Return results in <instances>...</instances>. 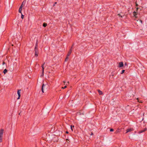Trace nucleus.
<instances>
[{
  "label": "nucleus",
  "mask_w": 147,
  "mask_h": 147,
  "mask_svg": "<svg viewBox=\"0 0 147 147\" xmlns=\"http://www.w3.org/2000/svg\"><path fill=\"white\" fill-rule=\"evenodd\" d=\"M38 41L37 40H36L35 47L34 49V51L35 52V55H38Z\"/></svg>",
  "instance_id": "nucleus-1"
},
{
  "label": "nucleus",
  "mask_w": 147,
  "mask_h": 147,
  "mask_svg": "<svg viewBox=\"0 0 147 147\" xmlns=\"http://www.w3.org/2000/svg\"><path fill=\"white\" fill-rule=\"evenodd\" d=\"M4 130L1 129L0 130V142L2 141V137L3 134V133Z\"/></svg>",
  "instance_id": "nucleus-2"
},
{
  "label": "nucleus",
  "mask_w": 147,
  "mask_h": 147,
  "mask_svg": "<svg viewBox=\"0 0 147 147\" xmlns=\"http://www.w3.org/2000/svg\"><path fill=\"white\" fill-rule=\"evenodd\" d=\"M74 44H73L72 47H71V48L69 50V51L67 55H70V54H71V52L72 51V47L74 46Z\"/></svg>",
  "instance_id": "nucleus-3"
},
{
  "label": "nucleus",
  "mask_w": 147,
  "mask_h": 147,
  "mask_svg": "<svg viewBox=\"0 0 147 147\" xmlns=\"http://www.w3.org/2000/svg\"><path fill=\"white\" fill-rule=\"evenodd\" d=\"M123 64L122 62H120L119 63L118 67H123Z\"/></svg>",
  "instance_id": "nucleus-4"
},
{
  "label": "nucleus",
  "mask_w": 147,
  "mask_h": 147,
  "mask_svg": "<svg viewBox=\"0 0 147 147\" xmlns=\"http://www.w3.org/2000/svg\"><path fill=\"white\" fill-rule=\"evenodd\" d=\"M133 129L132 128H129L127 130V131L126 132V133L131 132V131H133Z\"/></svg>",
  "instance_id": "nucleus-5"
},
{
  "label": "nucleus",
  "mask_w": 147,
  "mask_h": 147,
  "mask_svg": "<svg viewBox=\"0 0 147 147\" xmlns=\"http://www.w3.org/2000/svg\"><path fill=\"white\" fill-rule=\"evenodd\" d=\"M17 93L18 96H20L21 90H18Z\"/></svg>",
  "instance_id": "nucleus-6"
},
{
  "label": "nucleus",
  "mask_w": 147,
  "mask_h": 147,
  "mask_svg": "<svg viewBox=\"0 0 147 147\" xmlns=\"http://www.w3.org/2000/svg\"><path fill=\"white\" fill-rule=\"evenodd\" d=\"M22 6L21 7H20L19 8V13H22Z\"/></svg>",
  "instance_id": "nucleus-7"
},
{
  "label": "nucleus",
  "mask_w": 147,
  "mask_h": 147,
  "mask_svg": "<svg viewBox=\"0 0 147 147\" xmlns=\"http://www.w3.org/2000/svg\"><path fill=\"white\" fill-rule=\"evenodd\" d=\"M147 130V128H146L144 129L141 130L140 131L139 133H140L143 132L145 131H146Z\"/></svg>",
  "instance_id": "nucleus-8"
},
{
  "label": "nucleus",
  "mask_w": 147,
  "mask_h": 147,
  "mask_svg": "<svg viewBox=\"0 0 147 147\" xmlns=\"http://www.w3.org/2000/svg\"><path fill=\"white\" fill-rule=\"evenodd\" d=\"M25 3H26V1H24L23 2H22V5H21V6H20V7H21V6H22V7H23V6L25 5Z\"/></svg>",
  "instance_id": "nucleus-9"
},
{
  "label": "nucleus",
  "mask_w": 147,
  "mask_h": 147,
  "mask_svg": "<svg viewBox=\"0 0 147 147\" xmlns=\"http://www.w3.org/2000/svg\"><path fill=\"white\" fill-rule=\"evenodd\" d=\"M45 86V85L44 84H43L42 85V91L43 93L44 92V90H43V88Z\"/></svg>",
  "instance_id": "nucleus-10"
},
{
  "label": "nucleus",
  "mask_w": 147,
  "mask_h": 147,
  "mask_svg": "<svg viewBox=\"0 0 147 147\" xmlns=\"http://www.w3.org/2000/svg\"><path fill=\"white\" fill-rule=\"evenodd\" d=\"M45 64V63H44V64L42 65V74H43V73H44V65Z\"/></svg>",
  "instance_id": "nucleus-11"
},
{
  "label": "nucleus",
  "mask_w": 147,
  "mask_h": 147,
  "mask_svg": "<svg viewBox=\"0 0 147 147\" xmlns=\"http://www.w3.org/2000/svg\"><path fill=\"white\" fill-rule=\"evenodd\" d=\"M47 25V24L46 23H44L42 24V26L44 27H46Z\"/></svg>",
  "instance_id": "nucleus-12"
},
{
  "label": "nucleus",
  "mask_w": 147,
  "mask_h": 147,
  "mask_svg": "<svg viewBox=\"0 0 147 147\" xmlns=\"http://www.w3.org/2000/svg\"><path fill=\"white\" fill-rule=\"evenodd\" d=\"M98 92L100 95H101L102 94V92L100 90H98Z\"/></svg>",
  "instance_id": "nucleus-13"
},
{
  "label": "nucleus",
  "mask_w": 147,
  "mask_h": 147,
  "mask_svg": "<svg viewBox=\"0 0 147 147\" xmlns=\"http://www.w3.org/2000/svg\"><path fill=\"white\" fill-rule=\"evenodd\" d=\"M7 71V70L6 69H5L3 71V72L4 74H5Z\"/></svg>",
  "instance_id": "nucleus-14"
},
{
  "label": "nucleus",
  "mask_w": 147,
  "mask_h": 147,
  "mask_svg": "<svg viewBox=\"0 0 147 147\" xmlns=\"http://www.w3.org/2000/svg\"><path fill=\"white\" fill-rule=\"evenodd\" d=\"M134 16L136 18V15H137L136 12L135 11L133 12Z\"/></svg>",
  "instance_id": "nucleus-15"
},
{
  "label": "nucleus",
  "mask_w": 147,
  "mask_h": 147,
  "mask_svg": "<svg viewBox=\"0 0 147 147\" xmlns=\"http://www.w3.org/2000/svg\"><path fill=\"white\" fill-rule=\"evenodd\" d=\"M68 59H69V57L67 56V57L65 59V61H67V60H68Z\"/></svg>",
  "instance_id": "nucleus-16"
},
{
  "label": "nucleus",
  "mask_w": 147,
  "mask_h": 147,
  "mask_svg": "<svg viewBox=\"0 0 147 147\" xmlns=\"http://www.w3.org/2000/svg\"><path fill=\"white\" fill-rule=\"evenodd\" d=\"M22 14V15H21V18L22 19H23L24 18V16L23 15L22 13H21Z\"/></svg>",
  "instance_id": "nucleus-17"
},
{
  "label": "nucleus",
  "mask_w": 147,
  "mask_h": 147,
  "mask_svg": "<svg viewBox=\"0 0 147 147\" xmlns=\"http://www.w3.org/2000/svg\"><path fill=\"white\" fill-rule=\"evenodd\" d=\"M125 70H123L121 72V74H123V73H124V72H125Z\"/></svg>",
  "instance_id": "nucleus-18"
},
{
  "label": "nucleus",
  "mask_w": 147,
  "mask_h": 147,
  "mask_svg": "<svg viewBox=\"0 0 147 147\" xmlns=\"http://www.w3.org/2000/svg\"><path fill=\"white\" fill-rule=\"evenodd\" d=\"M73 127H74V126H72V125L71 126V130L72 131L73 130V129H72Z\"/></svg>",
  "instance_id": "nucleus-19"
},
{
  "label": "nucleus",
  "mask_w": 147,
  "mask_h": 147,
  "mask_svg": "<svg viewBox=\"0 0 147 147\" xmlns=\"http://www.w3.org/2000/svg\"><path fill=\"white\" fill-rule=\"evenodd\" d=\"M118 15L119 16H120V17H121V18H122V16H121L120 15V14H118Z\"/></svg>",
  "instance_id": "nucleus-20"
},
{
  "label": "nucleus",
  "mask_w": 147,
  "mask_h": 147,
  "mask_svg": "<svg viewBox=\"0 0 147 147\" xmlns=\"http://www.w3.org/2000/svg\"><path fill=\"white\" fill-rule=\"evenodd\" d=\"M67 88L66 86H65L64 87H62V89H65V88Z\"/></svg>",
  "instance_id": "nucleus-21"
},
{
  "label": "nucleus",
  "mask_w": 147,
  "mask_h": 147,
  "mask_svg": "<svg viewBox=\"0 0 147 147\" xmlns=\"http://www.w3.org/2000/svg\"><path fill=\"white\" fill-rule=\"evenodd\" d=\"M113 131V129H110V131Z\"/></svg>",
  "instance_id": "nucleus-22"
},
{
  "label": "nucleus",
  "mask_w": 147,
  "mask_h": 147,
  "mask_svg": "<svg viewBox=\"0 0 147 147\" xmlns=\"http://www.w3.org/2000/svg\"><path fill=\"white\" fill-rule=\"evenodd\" d=\"M57 3L56 2H55V3H54V5H53V6H55V4H56Z\"/></svg>",
  "instance_id": "nucleus-23"
},
{
  "label": "nucleus",
  "mask_w": 147,
  "mask_h": 147,
  "mask_svg": "<svg viewBox=\"0 0 147 147\" xmlns=\"http://www.w3.org/2000/svg\"><path fill=\"white\" fill-rule=\"evenodd\" d=\"M20 96H18V98H17V99H19L20 98Z\"/></svg>",
  "instance_id": "nucleus-24"
},
{
  "label": "nucleus",
  "mask_w": 147,
  "mask_h": 147,
  "mask_svg": "<svg viewBox=\"0 0 147 147\" xmlns=\"http://www.w3.org/2000/svg\"><path fill=\"white\" fill-rule=\"evenodd\" d=\"M5 64V63L3 62V65H4Z\"/></svg>",
  "instance_id": "nucleus-25"
},
{
  "label": "nucleus",
  "mask_w": 147,
  "mask_h": 147,
  "mask_svg": "<svg viewBox=\"0 0 147 147\" xmlns=\"http://www.w3.org/2000/svg\"><path fill=\"white\" fill-rule=\"evenodd\" d=\"M66 140L67 141V142H68L67 141H69V140L68 139H67Z\"/></svg>",
  "instance_id": "nucleus-26"
},
{
  "label": "nucleus",
  "mask_w": 147,
  "mask_h": 147,
  "mask_svg": "<svg viewBox=\"0 0 147 147\" xmlns=\"http://www.w3.org/2000/svg\"><path fill=\"white\" fill-rule=\"evenodd\" d=\"M66 133L67 134H68V131H66Z\"/></svg>",
  "instance_id": "nucleus-27"
},
{
  "label": "nucleus",
  "mask_w": 147,
  "mask_h": 147,
  "mask_svg": "<svg viewBox=\"0 0 147 147\" xmlns=\"http://www.w3.org/2000/svg\"><path fill=\"white\" fill-rule=\"evenodd\" d=\"M140 22H141V23H142V20H140Z\"/></svg>",
  "instance_id": "nucleus-28"
},
{
  "label": "nucleus",
  "mask_w": 147,
  "mask_h": 147,
  "mask_svg": "<svg viewBox=\"0 0 147 147\" xmlns=\"http://www.w3.org/2000/svg\"><path fill=\"white\" fill-rule=\"evenodd\" d=\"M93 134V133H92L91 134V135H92Z\"/></svg>",
  "instance_id": "nucleus-29"
},
{
  "label": "nucleus",
  "mask_w": 147,
  "mask_h": 147,
  "mask_svg": "<svg viewBox=\"0 0 147 147\" xmlns=\"http://www.w3.org/2000/svg\"><path fill=\"white\" fill-rule=\"evenodd\" d=\"M138 8H136V9H137V10H138Z\"/></svg>",
  "instance_id": "nucleus-30"
},
{
  "label": "nucleus",
  "mask_w": 147,
  "mask_h": 147,
  "mask_svg": "<svg viewBox=\"0 0 147 147\" xmlns=\"http://www.w3.org/2000/svg\"><path fill=\"white\" fill-rule=\"evenodd\" d=\"M67 84H69V82H68L67 83Z\"/></svg>",
  "instance_id": "nucleus-31"
},
{
  "label": "nucleus",
  "mask_w": 147,
  "mask_h": 147,
  "mask_svg": "<svg viewBox=\"0 0 147 147\" xmlns=\"http://www.w3.org/2000/svg\"><path fill=\"white\" fill-rule=\"evenodd\" d=\"M64 83H65V82H64Z\"/></svg>",
  "instance_id": "nucleus-32"
},
{
  "label": "nucleus",
  "mask_w": 147,
  "mask_h": 147,
  "mask_svg": "<svg viewBox=\"0 0 147 147\" xmlns=\"http://www.w3.org/2000/svg\"><path fill=\"white\" fill-rule=\"evenodd\" d=\"M142 102L141 101H140V102Z\"/></svg>",
  "instance_id": "nucleus-33"
},
{
  "label": "nucleus",
  "mask_w": 147,
  "mask_h": 147,
  "mask_svg": "<svg viewBox=\"0 0 147 147\" xmlns=\"http://www.w3.org/2000/svg\"><path fill=\"white\" fill-rule=\"evenodd\" d=\"M125 65H126V63H125Z\"/></svg>",
  "instance_id": "nucleus-34"
},
{
  "label": "nucleus",
  "mask_w": 147,
  "mask_h": 147,
  "mask_svg": "<svg viewBox=\"0 0 147 147\" xmlns=\"http://www.w3.org/2000/svg\"><path fill=\"white\" fill-rule=\"evenodd\" d=\"M12 45V46H13V45Z\"/></svg>",
  "instance_id": "nucleus-35"
}]
</instances>
